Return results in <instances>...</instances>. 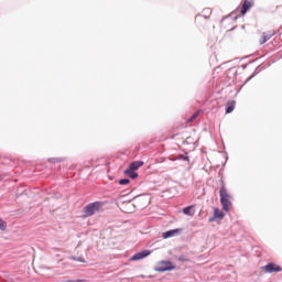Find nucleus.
Returning <instances> with one entry per match:
<instances>
[{"label": "nucleus", "mask_w": 282, "mask_h": 282, "mask_svg": "<svg viewBox=\"0 0 282 282\" xmlns=\"http://www.w3.org/2000/svg\"><path fill=\"white\" fill-rule=\"evenodd\" d=\"M262 270L269 274H272V272H282V268L279 264L272 262L262 267Z\"/></svg>", "instance_id": "nucleus-4"}, {"label": "nucleus", "mask_w": 282, "mask_h": 282, "mask_svg": "<svg viewBox=\"0 0 282 282\" xmlns=\"http://www.w3.org/2000/svg\"><path fill=\"white\" fill-rule=\"evenodd\" d=\"M225 214L219 208H214V217L209 218V224H213L216 219H224Z\"/></svg>", "instance_id": "nucleus-8"}, {"label": "nucleus", "mask_w": 282, "mask_h": 282, "mask_svg": "<svg viewBox=\"0 0 282 282\" xmlns=\"http://www.w3.org/2000/svg\"><path fill=\"white\" fill-rule=\"evenodd\" d=\"M199 113H202V110H198L197 112H195L186 122V124L191 123V122H195V120H197V118H199Z\"/></svg>", "instance_id": "nucleus-14"}, {"label": "nucleus", "mask_w": 282, "mask_h": 282, "mask_svg": "<svg viewBox=\"0 0 282 282\" xmlns=\"http://www.w3.org/2000/svg\"><path fill=\"white\" fill-rule=\"evenodd\" d=\"M6 228H8V225L6 221H3V219H0V230H6Z\"/></svg>", "instance_id": "nucleus-17"}, {"label": "nucleus", "mask_w": 282, "mask_h": 282, "mask_svg": "<svg viewBox=\"0 0 282 282\" xmlns=\"http://www.w3.org/2000/svg\"><path fill=\"white\" fill-rule=\"evenodd\" d=\"M270 41V35L263 34L260 40V45H263V43H268Z\"/></svg>", "instance_id": "nucleus-15"}, {"label": "nucleus", "mask_w": 282, "mask_h": 282, "mask_svg": "<svg viewBox=\"0 0 282 282\" xmlns=\"http://www.w3.org/2000/svg\"><path fill=\"white\" fill-rule=\"evenodd\" d=\"M102 208V203L94 202L86 205L83 209V217H94Z\"/></svg>", "instance_id": "nucleus-2"}, {"label": "nucleus", "mask_w": 282, "mask_h": 282, "mask_svg": "<svg viewBox=\"0 0 282 282\" xmlns=\"http://www.w3.org/2000/svg\"><path fill=\"white\" fill-rule=\"evenodd\" d=\"M124 175H128V177H130L131 180H135V177H138V173L133 170H130L129 167L127 170H124Z\"/></svg>", "instance_id": "nucleus-13"}, {"label": "nucleus", "mask_w": 282, "mask_h": 282, "mask_svg": "<svg viewBox=\"0 0 282 282\" xmlns=\"http://www.w3.org/2000/svg\"><path fill=\"white\" fill-rule=\"evenodd\" d=\"M178 232H182V229L169 230V231L163 232L162 237H163V239H169L171 237H175V235H178Z\"/></svg>", "instance_id": "nucleus-9"}, {"label": "nucleus", "mask_w": 282, "mask_h": 282, "mask_svg": "<svg viewBox=\"0 0 282 282\" xmlns=\"http://www.w3.org/2000/svg\"><path fill=\"white\" fill-rule=\"evenodd\" d=\"M77 261H80L82 263H85V261L83 260V258L77 259Z\"/></svg>", "instance_id": "nucleus-18"}, {"label": "nucleus", "mask_w": 282, "mask_h": 282, "mask_svg": "<svg viewBox=\"0 0 282 282\" xmlns=\"http://www.w3.org/2000/svg\"><path fill=\"white\" fill-rule=\"evenodd\" d=\"M236 105H237V102L235 100L228 101L226 104V113H232V111H235Z\"/></svg>", "instance_id": "nucleus-11"}, {"label": "nucleus", "mask_w": 282, "mask_h": 282, "mask_svg": "<svg viewBox=\"0 0 282 282\" xmlns=\"http://www.w3.org/2000/svg\"><path fill=\"white\" fill-rule=\"evenodd\" d=\"M156 272H167L169 270H175V265L171 261H161L156 264Z\"/></svg>", "instance_id": "nucleus-3"}, {"label": "nucleus", "mask_w": 282, "mask_h": 282, "mask_svg": "<svg viewBox=\"0 0 282 282\" xmlns=\"http://www.w3.org/2000/svg\"><path fill=\"white\" fill-rule=\"evenodd\" d=\"M252 6H254V1L253 0H243V4L241 7L240 10V14H246V12H248L250 10V8H252Z\"/></svg>", "instance_id": "nucleus-7"}, {"label": "nucleus", "mask_w": 282, "mask_h": 282, "mask_svg": "<svg viewBox=\"0 0 282 282\" xmlns=\"http://www.w3.org/2000/svg\"><path fill=\"white\" fill-rule=\"evenodd\" d=\"M124 213H131V212H129V210L124 209Z\"/></svg>", "instance_id": "nucleus-20"}, {"label": "nucleus", "mask_w": 282, "mask_h": 282, "mask_svg": "<svg viewBox=\"0 0 282 282\" xmlns=\"http://www.w3.org/2000/svg\"><path fill=\"white\" fill-rule=\"evenodd\" d=\"M134 204L139 206V208H145V206H149V197L147 196H137L134 198Z\"/></svg>", "instance_id": "nucleus-5"}, {"label": "nucleus", "mask_w": 282, "mask_h": 282, "mask_svg": "<svg viewBox=\"0 0 282 282\" xmlns=\"http://www.w3.org/2000/svg\"><path fill=\"white\" fill-rule=\"evenodd\" d=\"M232 195L228 192V187H226V183L220 181V204L223 206V210L225 213L230 212V207L232 206Z\"/></svg>", "instance_id": "nucleus-1"}, {"label": "nucleus", "mask_w": 282, "mask_h": 282, "mask_svg": "<svg viewBox=\"0 0 282 282\" xmlns=\"http://www.w3.org/2000/svg\"><path fill=\"white\" fill-rule=\"evenodd\" d=\"M126 206H133L131 203H127Z\"/></svg>", "instance_id": "nucleus-19"}, {"label": "nucleus", "mask_w": 282, "mask_h": 282, "mask_svg": "<svg viewBox=\"0 0 282 282\" xmlns=\"http://www.w3.org/2000/svg\"><path fill=\"white\" fill-rule=\"evenodd\" d=\"M149 254H151V251L149 250H143L139 253H135L134 256H132L130 258V261H141V259H147V257H149Z\"/></svg>", "instance_id": "nucleus-6"}, {"label": "nucleus", "mask_w": 282, "mask_h": 282, "mask_svg": "<svg viewBox=\"0 0 282 282\" xmlns=\"http://www.w3.org/2000/svg\"><path fill=\"white\" fill-rule=\"evenodd\" d=\"M184 215H188L189 217H193L195 215V206L191 205L185 208H183Z\"/></svg>", "instance_id": "nucleus-12"}, {"label": "nucleus", "mask_w": 282, "mask_h": 282, "mask_svg": "<svg viewBox=\"0 0 282 282\" xmlns=\"http://www.w3.org/2000/svg\"><path fill=\"white\" fill-rule=\"evenodd\" d=\"M129 182H131L129 178H122V180L119 181V184L121 186H124V185L129 184Z\"/></svg>", "instance_id": "nucleus-16"}, {"label": "nucleus", "mask_w": 282, "mask_h": 282, "mask_svg": "<svg viewBox=\"0 0 282 282\" xmlns=\"http://www.w3.org/2000/svg\"><path fill=\"white\" fill-rule=\"evenodd\" d=\"M141 166H144L143 161H134L129 164L128 169H130V171H138Z\"/></svg>", "instance_id": "nucleus-10"}]
</instances>
